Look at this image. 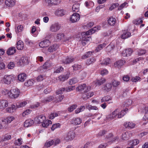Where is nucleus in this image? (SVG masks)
Returning <instances> with one entry per match:
<instances>
[{"mask_svg": "<svg viewBox=\"0 0 148 148\" xmlns=\"http://www.w3.org/2000/svg\"><path fill=\"white\" fill-rule=\"evenodd\" d=\"M119 4L118 3H115L113 4L111 6L110 8L109 9L111 10H112L113 9L116 8V7L118 6Z\"/></svg>", "mask_w": 148, "mask_h": 148, "instance_id": "obj_60", "label": "nucleus"}, {"mask_svg": "<svg viewBox=\"0 0 148 148\" xmlns=\"http://www.w3.org/2000/svg\"><path fill=\"white\" fill-rule=\"evenodd\" d=\"M75 88V86H69L66 88V92L71 91L74 90Z\"/></svg>", "mask_w": 148, "mask_h": 148, "instance_id": "obj_50", "label": "nucleus"}, {"mask_svg": "<svg viewBox=\"0 0 148 148\" xmlns=\"http://www.w3.org/2000/svg\"><path fill=\"white\" fill-rule=\"evenodd\" d=\"M58 48V46L56 44H54L50 47L48 49V51L51 52L56 51Z\"/></svg>", "mask_w": 148, "mask_h": 148, "instance_id": "obj_23", "label": "nucleus"}, {"mask_svg": "<svg viewBox=\"0 0 148 148\" xmlns=\"http://www.w3.org/2000/svg\"><path fill=\"white\" fill-rule=\"evenodd\" d=\"M120 84V82L116 80L114 81L112 83V84L113 86L115 87L118 86Z\"/></svg>", "mask_w": 148, "mask_h": 148, "instance_id": "obj_64", "label": "nucleus"}, {"mask_svg": "<svg viewBox=\"0 0 148 148\" xmlns=\"http://www.w3.org/2000/svg\"><path fill=\"white\" fill-rule=\"evenodd\" d=\"M64 97V96L63 95H60L58 96V98L57 99V102H61Z\"/></svg>", "mask_w": 148, "mask_h": 148, "instance_id": "obj_59", "label": "nucleus"}, {"mask_svg": "<svg viewBox=\"0 0 148 148\" xmlns=\"http://www.w3.org/2000/svg\"><path fill=\"white\" fill-rule=\"evenodd\" d=\"M112 87V84L110 83H107L104 86L103 88L104 90H105L107 92H109L110 90Z\"/></svg>", "mask_w": 148, "mask_h": 148, "instance_id": "obj_25", "label": "nucleus"}, {"mask_svg": "<svg viewBox=\"0 0 148 148\" xmlns=\"http://www.w3.org/2000/svg\"><path fill=\"white\" fill-rule=\"evenodd\" d=\"M85 87H86V84H83L82 85H81L76 88V90L77 91L81 92L83 93L82 92L84 91Z\"/></svg>", "mask_w": 148, "mask_h": 148, "instance_id": "obj_29", "label": "nucleus"}, {"mask_svg": "<svg viewBox=\"0 0 148 148\" xmlns=\"http://www.w3.org/2000/svg\"><path fill=\"white\" fill-rule=\"evenodd\" d=\"M114 48V45H112V44H110L106 47V51L108 52H110Z\"/></svg>", "mask_w": 148, "mask_h": 148, "instance_id": "obj_37", "label": "nucleus"}, {"mask_svg": "<svg viewBox=\"0 0 148 148\" xmlns=\"http://www.w3.org/2000/svg\"><path fill=\"white\" fill-rule=\"evenodd\" d=\"M125 63V60H120L114 63V66L115 67L120 68Z\"/></svg>", "mask_w": 148, "mask_h": 148, "instance_id": "obj_15", "label": "nucleus"}, {"mask_svg": "<svg viewBox=\"0 0 148 148\" xmlns=\"http://www.w3.org/2000/svg\"><path fill=\"white\" fill-rule=\"evenodd\" d=\"M14 80V77L12 75H5L4 76L3 81L7 84H10Z\"/></svg>", "mask_w": 148, "mask_h": 148, "instance_id": "obj_4", "label": "nucleus"}, {"mask_svg": "<svg viewBox=\"0 0 148 148\" xmlns=\"http://www.w3.org/2000/svg\"><path fill=\"white\" fill-rule=\"evenodd\" d=\"M51 1L52 0H45L44 4L46 5L51 6L52 5Z\"/></svg>", "mask_w": 148, "mask_h": 148, "instance_id": "obj_49", "label": "nucleus"}, {"mask_svg": "<svg viewBox=\"0 0 148 148\" xmlns=\"http://www.w3.org/2000/svg\"><path fill=\"white\" fill-rule=\"evenodd\" d=\"M17 48L18 50L22 49L24 47L23 42L21 40H19L17 43Z\"/></svg>", "mask_w": 148, "mask_h": 148, "instance_id": "obj_28", "label": "nucleus"}, {"mask_svg": "<svg viewBox=\"0 0 148 148\" xmlns=\"http://www.w3.org/2000/svg\"><path fill=\"white\" fill-rule=\"evenodd\" d=\"M92 53L91 51L88 52L85 55L82 56V58L86 59L88 57L90 56Z\"/></svg>", "mask_w": 148, "mask_h": 148, "instance_id": "obj_58", "label": "nucleus"}, {"mask_svg": "<svg viewBox=\"0 0 148 148\" xmlns=\"http://www.w3.org/2000/svg\"><path fill=\"white\" fill-rule=\"evenodd\" d=\"M89 35H90V34L88 33V31L86 32H83L82 33V38L81 43L83 46L86 45L91 40V36H88Z\"/></svg>", "mask_w": 148, "mask_h": 148, "instance_id": "obj_1", "label": "nucleus"}, {"mask_svg": "<svg viewBox=\"0 0 148 148\" xmlns=\"http://www.w3.org/2000/svg\"><path fill=\"white\" fill-rule=\"evenodd\" d=\"M110 100V97L109 96H106L102 98L101 100V102H105Z\"/></svg>", "mask_w": 148, "mask_h": 148, "instance_id": "obj_42", "label": "nucleus"}, {"mask_svg": "<svg viewBox=\"0 0 148 148\" xmlns=\"http://www.w3.org/2000/svg\"><path fill=\"white\" fill-rule=\"evenodd\" d=\"M53 65L50 61H47L45 62V64L42 66L39 67L38 69V71L40 72L41 73L44 72L45 70L49 68Z\"/></svg>", "mask_w": 148, "mask_h": 148, "instance_id": "obj_3", "label": "nucleus"}, {"mask_svg": "<svg viewBox=\"0 0 148 148\" xmlns=\"http://www.w3.org/2000/svg\"><path fill=\"white\" fill-rule=\"evenodd\" d=\"M86 108L88 109L89 110H97L98 108L95 106H92L91 105H88L86 106Z\"/></svg>", "mask_w": 148, "mask_h": 148, "instance_id": "obj_51", "label": "nucleus"}, {"mask_svg": "<svg viewBox=\"0 0 148 148\" xmlns=\"http://www.w3.org/2000/svg\"><path fill=\"white\" fill-rule=\"evenodd\" d=\"M60 126V124L59 123H56L53 124L52 127H51V129L53 131L55 129L58 127H59Z\"/></svg>", "mask_w": 148, "mask_h": 148, "instance_id": "obj_46", "label": "nucleus"}, {"mask_svg": "<svg viewBox=\"0 0 148 148\" xmlns=\"http://www.w3.org/2000/svg\"><path fill=\"white\" fill-rule=\"evenodd\" d=\"M5 3L8 6L12 7L14 5L15 1V0H6Z\"/></svg>", "mask_w": 148, "mask_h": 148, "instance_id": "obj_21", "label": "nucleus"}, {"mask_svg": "<svg viewBox=\"0 0 148 148\" xmlns=\"http://www.w3.org/2000/svg\"><path fill=\"white\" fill-rule=\"evenodd\" d=\"M110 59L109 58H107L104 59L101 63V64L107 65L109 64Z\"/></svg>", "mask_w": 148, "mask_h": 148, "instance_id": "obj_38", "label": "nucleus"}, {"mask_svg": "<svg viewBox=\"0 0 148 148\" xmlns=\"http://www.w3.org/2000/svg\"><path fill=\"white\" fill-rule=\"evenodd\" d=\"M95 61V60L93 58H90L87 60L86 63L87 64L90 65L93 63Z\"/></svg>", "mask_w": 148, "mask_h": 148, "instance_id": "obj_41", "label": "nucleus"}, {"mask_svg": "<svg viewBox=\"0 0 148 148\" xmlns=\"http://www.w3.org/2000/svg\"><path fill=\"white\" fill-rule=\"evenodd\" d=\"M76 105H73L68 108V110L70 112H71L77 107Z\"/></svg>", "mask_w": 148, "mask_h": 148, "instance_id": "obj_53", "label": "nucleus"}, {"mask_svg": "<svg viewBox=\"0 0 148 148\" xmlns=\"http://www.w3.org/2000/svg\"><path fill=\"white\" fill-rule=\"evenodd\" d=\"M77 79L76 78H72L70 80L69 82V84L70 85H72L77 83Z\"/></svg>", "mask_w": 148, "mask_h": 148, "instance_id": "obj_47", "label": "nucleus"}, {"mask_svg": "<svg viewBox=\"0 0 148 148\" xmlns=\"http://www.w3.org/2000/svg\"><path fill=\"white\" fill-rule=\"evenodd\" d=\"M25 43L27 45L31 46L33 44L32 41L28 38H26L24 40Z\"/></svg>", "mask_w": 148, "mask_h": 148, "instance_id": "obj_39", "label": "nucleus"}, {"mask_svg": "<svg viewBox=\"0 0 148 148\" xmlns=\"http://www.w3.org/2000/svg\"><path fill=\"white\" fill-rule=\"evenodd\" d=\"M61 27L60 25L58 23L52 24L50 27V30L52 32H56L59 30Z\"/></svg>", "mask_w": 148, "mask_h": 148, "instance_id": "obj_5", "label": "nucleus"}, {"mask_svg": "<svg viewBox=\"0 0 148 148\" xmlns=\"http://www.w3.org/2000/svg\"><path fill=\"white\" fill-rule=\"evenodd\" d=\"M70 74V73L68 72L66 75H60L58 77L59 80L60 81L63 82L69 78Z\"/></svg>", "mask_w": 148, "mask_h": 148, "instance_id": "obj_17", "label": "nucleus"}, {"mask_svg": "<svg viewBox=\"0 0 148 148\" xmlns=\"http://www.w3.org/2000/svg\"><path fill=\"white\" fill-rule=\"evenodd\" d=\"M58 115L57 113H52L49 116V119H53L55 117L58 116Z\"/></svg>", "mask_w": 148, "mask_h": 148, "instance_id": "obj_57", "label": "nucleus"}, {"mask_svg": "<svg viewBox=\"0 0 148 148\" xmlns=\"http://www.w3.org/2000/svg\"><path fill=\"white\" fill-rule=\"evenodd\" d=\"M22 140L21 138H18L17 140L15 141L14 144L15 145H20L22 144L21 140Z\"/></svg>", "mask_w": 148, "mask_h": 148, "instance_id": "obj_55", "label": "nucleus"}, {"mask_svg": "<svg viewBox=\"0 0 148 148\" xmlns=\"http://www.w3.org/2000/svg\"><path fill=\"white\" fill-rule=\"evenodd\" d=\"M75 59L73 58H69L67 57L65 59H63L62 61V62L65 64H69L73 62Z\"/></svg>", "mask_w": 148, "mask_h": 148, "instance_id": "obj_12", "label": "nucleus"}, {"mask_svg": "<svg viewBox=\"0 0 148 148\" xmlns=\"http://www.w3.org/2000/svg\"><path fill=\"white\" fill-rule=\"evenodd\" d=\"M11 138V136L10 135L6 134L3 139V141H5L10 139Z\"/></svg>", "mask_w": 148, "mask_h": 148, "instance_id": "obj_61", "label": "nucleus"}, {"mask_svg": "<svg viewBox=\"0 0 148 148\" xmlns=\"http://www.w3.org/2000/svg\"><path fill=\"white\" fill-rule=\"evenodd\" d=\"M140 79V77H139L136 76L132 78L131 80L133 82H136L139 80Z\"/></svg>", "mask_w": 148, "mask_h": 148, "instance_id": "obj_63", "label": "nucleus"}, {"mask_svg": "<svg viewBox=\"0 0 148 148\" xmlns=\"http://www.w3.org/2000/svg\"><path fill=\"white\" fill-rule=\"evenodd\" d=\"M106 81V79L104 78H101L100 79L97 80L95 82L97 85H101L103 84Z\"/></svg>", "mask_w": 148, "mask_h": 148, "instance_id": "obj_31", "label": "nucleus"}, {"mask_svg": "<svg viewBox=\"0 0 148 148\" xmlns=\"http://www.w3.org/2000/svg\"><path fill=\"white\" fill-rule=\"evenodd\" d=\"M23 29V26L21 25H19L16 28L15 31L17 33L20 32H21L22 31Z\"/></svg>", "mask_w": 148, "mask_h": 148, "instance_id": "obj_40", "label": "nucleus"}, {"mask_svg": "<svg viewBox=\"0 0 148 148\" xmlns=\"http://www.w3.org/2000/svg\"><path fill=\"white\" fill-rule=\"evenodd\" d=\"M14 64L13 62H10L7 65V67L10 69H12L14 67Z\"/></svg>", "mask_w": 148, "mask_h": 148, "instance_id": "obj_56", "label": "nucleus"}, {"mask_svg": "<svg viewBox=\"0 0 148 148\" xmlns=\"http://www.w3.org/2000/svg\"><path fill=\"white\" fill-rule=\"evenodd\" d=\"M108 73V71L107 70L103 69L101 70L100 72V74L102 75H105L107 74Z\"/></svg>", "mask_w": 148, "mask_h": 148, "instance_id": "obj_62", "label": "nucleus"}, {"mask_svg": "<svg viewBox=\"0 0 148 148\" xmlns=\"http://www.w3.org/2000/svg\"><path fill=\"white\" fill-rule=\"evenodd\" d=\"M128 132H125L122 134V139L124 140H126L129 139L128 136Z\"/></svg>", "mask_w": 148, "mask_h": 148, "instance_id": "obj_43", "label": "nucleus"}, {"mask_svg": "<svg viewBox=\"0 0 148 148\" xmlns=\"http://www.w3.org/2000/svg\"><path fill=\"white\" fill-rule=\"evenodd\" d=\"M80 4L77 3L74 4L72 6V10L73 12H78L79 10Z\"/></svg>", "mask_w": 148, "mask_h": 148, "instance_id": "obj_24", "label": "nucleus"}, {"mask_svg": "<svg viewBox=\"0 0 148 148\" xmlns=\"http://www.w3.org/2000/svg\"><path fill=\"white\" fill-rule=\"evenodd\" d=\"M8 124L5 119L0 120V129H5L8 126Z\"/></svg>", "mask_w": 148, "mask_h": 148, "instance_id": "obj_13", "label": "nucleus"}, {"mask_svg": "<svg viewBox=\"0 0 148 148\" xmlns=\"http://www.w3.org/2000/svg\"><path fill=\"white\" fill-rule=\"evenodd\" d=\"M63 70V68L61 66H59L57 69H55L54 73H59L62 72Z\"/></svg>", "mask_w": 148, "mask_h": 148, "instance_id": "obj_44", "label": "nucleus"}, {"mask_svg": "<svg viewBox=\"0 0 148 148\" xmlns=\"http://www.w3.org/2000/svg\"><path fill=\"white\" fill-rule=\"evenodd\" d=\"M27 75L25 73H22L19 74L18 76V79L21 82H23L26 78Z\"/></svg>", "mask_w": 148, "mask_h": 148, "instance_id": "obj_22", "label": "nucleus"}, {"mask_svg": "<svg viewBox=\"0 0 148 148\" xmlns=\"http://www.w3.org/2000/svg\"><path fill=\"white\" fill-rule=\"evenodd\" d=\"M34 82H35L33 79H29L25 83V86L28 87L32 86Z\"/></svg>", "mask_w": 148, "mask_h": 148, "instance_id": "obj_35", "label": "nucleus"}, {"mask_svg": "<svg viewBox=\"0 0 148 148\" xmlns=\"http://www.w3.org/2000/svg\"><path fill=\"white\" fill-rule=\"evenodd\" d=\"M56 13L58 15L62 16L64 15L65 12L64 10H58L56 11Z\"/></svg>", "mask_w": 148, "mask_h": 148, "instance_id": "obj_45", "label": "nucleus"}, {"mask_svg": "<svg viewBox=\"0 0 148 148\" xmlns=\"http://www.w3.org/2000/svg\"><path fill=\"white\" fill-rule=\"evenodd\" d=\"M50 42L48 40H45L39 43V46L41 48H46L49 45Z\"/></svg>", "mask_w": 148, "mask_h": 148, "instance_id": "obj_9", "label": "nucleus"}, {"mask_svg": "<svg viewBox=\"0 0 148 148\" xmlns=\"http://www.w3.org/2000/svg\"><path fill=\"white\" fill-rule=\"evenodd\" d=\"M19 62L21 66L27 64L28 63V58L25 56L22 57L20 60Z\"/></svg>", "mask_w": 148, "mask_h": 148, "instance_id": "obj_10", "label": "nucleus"}, {"mask_svg": "<svg viewBox=\"0 0 148 148\" xmlns=\"http://www.w3.org/2000/svg\"><path fill=\"white\" fill-rule=\"evenodd\" d=\"M108 24L111 25H114L115 23V19L113 17H110L108 19Z\"/></svg>", "mask_w": 148, "mask_h": 148, "instance_id": "obj_33", "label": "nucleus"}, {"mask_svg": "<svg viewBox=\"0 0 148 148\" xmlns=\"http://www.w3.org/2000/svg\"><path fill=\"white\" fill-rule=\"evenodd\" d=\"M132 51L130 48L126 49L122 53V56L124 57H128L131 55Z\"/></svg>", "mask_w": 148, "mask_h": 148, "instance_id": "obj_16", "label": "nucleus"}, {"mask_svg": "<svg viewBox=\"0 0 148 148\" xmlns=\"http://www.w3.org/2000/svg\"><path fill=\"white\" fill-rule=\"evenodd\" d=\"M54 99V97L53 96H49L46 98H45L43 100L42 102L46 103H49L52 101Z\"/></svg>", "mask_w": 148, "mask_h": 148, "instance_id": "obj_27", "label": "nucleus"}, {"mask_svg": "<svg viewBox=\"0 0 148 148\" xmlns=\"http://www.w3.org/2000/svg\"><path fill=\"white\" fill-rule=\"evenodd\" d=\"M20 94V91L16 88L12 89L9 93V97L11 98H15L18 97Z\"/></svg>", "mask_w": 148, "mask_h": 148, "instance_id": "obj_2", "label": "nucleus"}, {"mask_svg": "<svg viewBox=\"0 0 148 148\" xmlns=\"http://www.w3.org/2000/svg\"><path fill=\"white\" fill-rule=\"evenodd\" d=\"M8 102L6 100H3L0 101V109H3L7 107L8 105Z\"/></svg>", "mask_w": 148, "mask_h": 148, "instance_id": "obj_14", "label": "nucleus"}, {"mask_svg": "<svg viewBox=\"0 0 148 148\" xmlns=\"http://www.w3.org/2000/svg\"><path fill=\"white\" fill-rule=\"evenodd\" d=\"M35 121L33 120L29 119L25 121L24 123V126L28 127L32 125L34 123Z\"/></svg>", "mask_w": 148, "mask_h": 148, "instance_id": "obj_18", "label": "nucleus"}, {"mask_svg": "<svg viewBox=\"0 0 148 148\" xmlns=\"http://www.w3.org/2000/svg\"><path fill=\"white\" fill-rule=\"evenodd\" d=\"M130 35L131 34L130 32H128L127 30H125L121 35V38L122 39H125L130 37Z\"/></svg>", "mask_w": 148, "mask_h": 148, "instance_id": "obj_19", "label": "nucleus"}, {"mask_svg": "<svg viewBox=\"0 0 148 148\" xmlns=\"http://www.w3.org/2000/svg\"><path fill=\"white\" fill-rule=\"evenodd\" d=\"M64 36V35L63 33L58 34L56 38L57 39L59 40H61Z\"/></svg>", "mask_w": 148, "mask_h": 148, "instance_id": "obj_48", "label": "nucleus"}, {"mask_svg": "<svg viewBox=\"0 0 148 148\" xmlns=\"http://www.w3.org/2000/svg\"><path fill=\"white\" fill-rule=\"evenodd\" d=\"M45 77L44 75H40L37 77L36 79L38 81H41L44 79Z\"/></svg>", "mask_w": 148, "mask_h": 148, "instance_id": "obj_52", "label": "nucleus"}, {"mask_svg": "<svg viewBox=\"0 0 148 148\" xmlns=\"http://www.w3.org/2000/svg\"><path fill=\"white\" fill-rule=\"evenodd\" d=\"M82 121V119L80 118H74L71 121V123L75 125H77L81 123Z\"/></svg>", "mask_w": 148, "mask_h": 148, "instance_id": "obj_11", "label": "nucleus"}, {"mask_svg": "<svg viewBox=\"0 0 148 148\" xmlns=\"http://www.w3.org/2000/svg\"><path fill=\"white\" fill-rule=\"evenodd\" d=\"M51 124L52 122L50 120H44L42 123V126L43 127H47L50 124Z\"/></svg>", "mask_w": 148, "mask_h": 148, "instance_id": "obj_30", "label": "nucleus"}, {"mask_svg": "<svg viewBox=\"0 0 148 148\" xmlns=\"http://www.w3.org/2000/svg\"><path fill=\"white\" fill-rule=\"evenodd\" d=\"M138 54L139 56L145 54L146 52V51L145 50L142 49H139L138 51Z\"/></svg>", "mask_w": 148, "mask_h": 148, "instance_id": "obj_54", "label": "nucleus"}, {"mask_svg": "<svg viewBox=\"0 0 148 148\" xmlns=\"http://www.w3.org/2000/svg\"><path fill=\"white\" fill-rule=\"evenodd\" d=\"M80 18L79 14L78 13L73 14L71 18V21L72 23H75L79 21Z\"/></svg>", "mask_w": 148, "mask_h": 148, "instance_id": "obj_8", "label": "nucleus"}, {"mask_svg": "<svg viewBox=\"0 0 148 148\" xmlns=\"http://www.w3.org/2000/svg\"><path fill=\"white\" fill-rule=\"evenodd\" d=\"M27 104L26 101L19 102L16 104L17 108H20L24 106Z\"/></svg>", "mask_w": 148, "mask_h": 148, "instance_id": "obj_32", "label": "nucleus"}, {"mask_svg": "<svg viewBox=\"0 0 148 148\" xmlns=\"http://www.w3.org/2000/svg\"><path fill=\"white\" fill-rule=\"evenodd\" d=\"M16 52V50L15 47H10L8 49L6 53L8 55H13Z\"/></svg>", "mask_w": 148, "mask_h": 148, "instance_id": "obj_20", "label": "nucleus"}, {"mask_svg": "<svg viewBox=\"0 0 148 148\" xmlns=\"http://www.w3.org/2000/svg\"><path fill=\"white\" fill-rule=\"evenodd\" d=\"M145 111V114L143 117L144 119L145 120L148 119V107H145L143 110Z\"/></svg>", "mask_w": 148, "mask_h": 148, "instance_id": "obj_36", "label": "nucleus"}, {"mask_svg": "<svg viewBox=\"0 0 148 148\" xmlns=\"http://www.w3.org/2000/svg\"><path fill=\"white\" fill-rule=\"evenodd\" d=\"M107 44L106 42H106H105L103 44L99 45L97 47L96 49V51L97 52L99 51L100 50H101L103 47H105Z\"/></svg>", "mask_w": 148, "mask_h": 148, "instance_id": "obj_34", "label": "nucleus"}, {"mask_svg": "<svg viewBox=\"0 0 148 148\" xmlns=\"http://www.w3.org/2000/svg\"><path fill=\"white\" fill-rule=\"evenodd\" d=\"M124 125L126 128L129 129L132 128L134 127L135 126V125L132 123L128 122V123H125L124 124Z\"/></svg>", "mask_w": 148, "mask_h": 148, "instance_id": "obj_26", "label": "nucleus"}, {"mask_svg": "<svg viewBox=\"0 0 148 148\" xmlns=\"http://www.w3.org/2000/svg\"><path fill=\"white\" fill-rule=\"evenodd\" d=\"M75 132L73 131H70L64 137V139L67 141L72 140L75 137Z\"/></svg>", "mask_w": 148, "mask_h": 148, "instance_id": "obj_6", "label": "nucleus"}, {"mask_svg": "<svg viewBox=\"0 0 148 148\" xmlns=\"http://www.w3.org/2000/svg\"><path fill=\"white\" fill-rule=\"evenodd\" d=\"M45 117L42 115H40L36 117L34 119V121L35 123L39 124L42 123L44 120H45Z\"/></svg>", "mask_w": 148, "mask_h": 148, "instance_id": "obj_7", "label": "nucleus"}]
</instances>
